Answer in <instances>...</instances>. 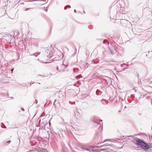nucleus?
Instances as JSON below:
<instances>
[{
  "label": "nucleus",
  "instance_id": "nucleus-1",
  "mask_svg": "<svg viewBox=\"0 0 152 152\" xmlns=\"http://www.w3.org/2000/svg\"><path fill=\"white\" fill-rule=\"evenodd\" d=\"M46 55L49 58H50L53 55V53L54 52V48L50 47L48 50H46Z\"/></svg>",
  "mask_w": 152,
  "mask_h": 152
},
{
  "label": "nucleus",
  "instance_id": "nucleus-2",
  "mask_svg": "<svg viewBox=\"0 0 152 152\" xmlns=\"http://www.w3.org/2000/svg\"><path fill=\"white\" fill-rule=\"evenodd\" d=\"M134 141L136 142V143L139 146L141 147L143 143L144 142L141 139H139L137 138H135L134 139Z\"/></svg>",
  "mask_w": 152,
  "mask_h": 152
},
{
  "label": "nucleus",
  "instance_id": "nucleus-3",
  "mask_svg": "<svg viewBox=\"0 0 152 152\" xmlns=\"http://www.w3.org/2000/svg\"><path fill=\"white\" fill-rule=\"evenodd\" d=\"M141 147L145 151H146L149 149L150 146L147 143L144 142L141 146Z\"/></svg>",
  "mask_w": 152,
  "mask_h": 152
},
{
  "label": "nucleus",
  "instance_id": "nucleus-4",
  "mask_svg": "<svg viewBox=\"0 0 152 152\" xmlns=\"http://www.w3.org/2000/svg\"><path fill=\"white\" fill-rule=\"evenodd\" d=\"M102 146H97L96 147H94V149L96 150H103V149H100L102 147Z\"/></svg>",
  "mask_w": 152,
  "mask_h": 152
},
{
  "label": "nucleus",
  "instance_id": "nucleus-5",
  "mask_svg": "<svg viewBox=\"0 0 152 152\" xmlns=\"http://www.w3.org/2000/svg\"><path fill=\"white\" fill-rule=\"evenodd\" d=\"M10 142H11L10 141H7V142H8V143H10Z\"/></svg>",
  "mask_w": 152,
  "mask_h": 152
},
{
  "label": "nucleus",
  "instance_id": "nucleus-6",
  "mask_svg": "<svg viewBox=\"0 0 152 152\" xmlns=\"http://www.w3.org/2000/svg\"><path fill=\"white\" fill-rule=\"evenodd\" d=\"M56 69H57V70H58V66L57 67Z\"/></svg>",
  "mask_w": 152,
  "mask_h": 152
},
{
  "label": "nucleus",
  "instance_id": "nucleus-7",
  "mask_svg": "<svg viewBox=\"0 0 152 152\" xmlns=\"http://www.w3.org/2000/svg\"><path fill=\"white\" fill-rule=\"evenodd\" d=\"M66 7H65V9H66Z\"/></svg>",
  "mask_w": 152,
  "mask_h": 152
},
{
  "label": "nucleus",
  "instance_id": "nucleus-8",
  "mask_svg": "<svg viewBox=\"0 0 152 152\" xmlns=\"http://www.w3.org/2000/svg\"><path fill=\"white\" fill-rule=\"evenodd\" d=\"M75 12H76L75 10Z\"/></svg>",
  "mask_w": 152,
  "mask_h": 152
}]
</instances>
